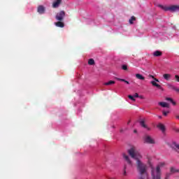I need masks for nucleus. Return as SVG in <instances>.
I'll list each match as a JSON object with an SVG mask.
<instances>
[{"label":"nucleus","mask_w":179,"mask_h":179,"mask_svg":"<svg viewBox=\"0 0 179 179\" xmlns=\"http://www.w3.org/2000/svg\"><path fill=\"white\" fill-rule=\"evenodd\" d=\"M137 171L140 174L138 179H149L148 174V165L142 162L141 160L136 161Z\"/></svg>","instance_id":"f257e3e1"},{"label":"nucleus","mask_w":179,"mask_h":179,"mask_svg":"<svg viewBox=\"0 0 179 179\" xmlns=\"http://www.w3.org/2000/svg\"><path fill=\"white\" fill-rule=\"evenodd\" d=\"M129 156L132 158L136 160L138 162V160H141L142 159V155H141V152L136 150V148L131 147L130 149L127 150Z\"/></svg>","instance_id":"f03ea898"},{"label":"nucleus","mask_w":179,"mask_h":179,"mask_svg":"<svg viewBox=\"0 0 179 179\" xmlns=\"http://www.w3.org/2000/svg\"><path fill=\"white\" fill-rule=\"evenodd\" d=\"M158 8H160L163 10H165V12H167L169 10V12H177V10H179V6H177V5L166 6H163L162 4H159Z\"/></svg>","instance_id":"7ed1b4c3"},{"label":"nucleus","mask_w":179,"mask_h":179,"mask_svg":"<svg viewBox=\"0 0 179 179\" xmlns=\"http://www.w3.org/2000/svg\"><path fill=\"white\" fill-rule=\"evenodd\" d=\"M151 176L152 179L162 178V171L160 170V166H157L156 170H155V169H152Z\"/></svg>","instance_id":"20e7f679"},{"label":"nucleus","mask_w":179,"mask_h":179,"mask_svg":"<svg viewBox=\"0 0 179 179\" xmlns=\"http://www.w3.org/2000/svg\"><path fill=\"white\" fill-rule=\"evenodd\" d=\"M55 17L59 22H62V20H64V17H65V11L62 10L57 13Z\"/></svg>","instance_id":"39448f33"},{"label":"nucleus","mask_w":179,"mask_h":179,"mask_svg":"<svg viewBox=\"0 0 179 179\" xmlns=\"http://www.w3.org/2000/svg\"><path fill=\"white\" fill-rule=\"evenodd\" d=\"M144 141L145 143H149L150 145H153L155 143V140L152 139V137L148 135L145 136Z\"/></svg>","instance_id":"423d86ee"},{"label":"nucleus","mask_w":179,"mask_h":179,"mask_svg":"<svg viewBox=\"0 0 179 179\" xmlns=\"http://www.w3.org/2000/svg\"><path fill=\"white\" fill-rule=\"evenodd\" d=\"M62 3V0H53L52 6L54 8H59V6Z\"/></svg>","instance_id":"0eeeda50"},{"label":"nucleus","mask_w":179,"mask_h":179,"mask_svg":"<svg viewBox=\"0 0 179 179\" xmlns=\"http://www.w3.org/2000/svg\"><path fill=\"white\" fill-rule=\"evenodd\" d=\"M122 156L124 160H126V162L128 163V164H130V166H132V161H131V159H129V157L127 155V154L125 153H123Z\"/></svg>","instance_id":"6e6552de"},{"label":"nucleus","mask_w":179,"mask_h":179,"mask_svg":"<svg viewBox=\"0 0 179 179\" xmlns=\"http://www.w3.org/2000/svg\"><path fill=\"white\" fill-rule=\"evenodd\" d=\"M37 11L40 13V15H43L45 12V8L43 6H39Z\"/></svg>","instance_id":"1a4fd4ad"},{"label":"nucleus","mask_w":179,"mask_h":179,"mask_svg":"<svg viewBox=\"0 0 179 179\" xmlns=\"http://www.w3.org/2000/svg\"><path fill=\"white\" fill-rule=\"evenodd\" d=\"M157 127L159 128V129H160V131H162V132H163V134L166 132V127H164V124L159 123Z\"/></svg>","instance_id":"9d476101"},{"label":"nucleus","mask_w":179,"mask_h":179,"mask_svg":"<svg viewBox=\"0 0 179 179\" xmlns=\"http://www.w3.org/2000/svg\"><path fill=\"white\" fill-rule=\"evenodd\" d=\"M55 24L57 27H65V24L62 22V21H58L57 22H55Z\"/></svg>","instance_id":"9b49d317"},{"label":"nucleus","mask_w":179,"mask_h":179,"mask_svg":"<svg viewBox=\"0 0 179 179\" xmlns=\"http://www.w3.org/2000/svg\"><path fill=\"white\" fill-rule=\"evenodd\" d=\"M159 105L161 106V107H163L164 108H170V105H169V103H167L166 102H159Z\"/></svg>","instance_id":"f8f14e48"},{"label":"nucleus","mask_w":179,"mask_h":179,"mask_svg":"<svg viewBox=\"0 0 179 179\" xmlns=\"http://www.w3.org/2000/svg\"><path fill=\"white\" fill-rule=\"evenodd\" d=\"M140 125L143 127V128H146L148 131H150V128L148 127V125H146V124L145 123V120H141L140 122Z\"/></svg>","instance_id":"ddd939ff"},{"label":"nucleus","mask_w":179,"mask_h":179,"mask_svg":"<svg viewBox=\"0 0 179 179\" xmlns=\"http://www.w3.org/2000/svg\"><path fill=\"white\" fill-rule=\"evenodd\" d=\"M154 57H162L163 55V52H162L160 50H156L153 52Z\"/></svg>","instance_id":"4468645a"},{"label":"nucleus","mask_w":179,"mask_h":179,"mask_svg":"<svg viewBox=\"0 0 179 179\" xmlns=\"http://www.w3.org/2000/svg\"><path fill=\"white\" fill-rule=\"evenodd\" d=\"M163 78L165 80H170V79H171V74L165 73L163 75Z\"/></svg>","instance_id":"2eb2a0df"},{"label":"nucleus","mask_w":179,"mask_h":179,"mask_svg":"<svg viewBox=\"0 0 179 179\" xmlns=\"http://www.w3.org/2000/svg\"><path fill=\"white\" fill-rule=\"evenodd\" d=\"M151 84L152 86H155V87H157V89H162V85L157 84L155 81H151Z\"/></svg>","instance_id":"dca6fc26"},{"label":"nucleus","mask_w":179,"mask_h":179,"mask_svg":"<svg viewBox=\"0 0 179 179\" xmlns=\"http://www.w3.org/2000/svg\"><path fill=\"white\" fill-rule=\"evenodd\" d=\"M136 79H139V80H145V78L143 77V76L140 73L136 74Z\"/></svg>","instance_id":"f3484780"},{"label":"nucleus","mask_w":179,"mask_h":179,"mask_svg":"<svg viewBox=\"0 0 179 179\" xmlns=\"http://www.w3.org/2000/svg\"><path fill=\"white\" fill-rule=\"evenodd\" d=\"M170 171H171V174H174L176 173H179V170L174 168V167H171Z\"/></svg>","instance_id":"a211bd4d"},{"label":"nucleus","mask_w":179,"mask_h":179,"mask_svg":"<svg viewBox=\"0 0 179 179\" xmlns=\"http://www.w3.org/2000/svg\"><path fill=\"white\" fill-rule=\"evenodd\" d=\"M172 145H173V148H176V152H178V153H179V144H178L176 142H173Z\"/></svg>","instance_id":"6ab92c4d"},{"label":"nucleus","mask_w":179,"mask_h":179,"mask_svg":"<svg viewBox=\"0 0 179 179\" xmlns=\"http://www.w3.org/2000/svg\"><path fill=\"white\" fill-rule=\"evenodd\" d=\"M114 84H115V81H114V80H110V81H108V83H104V85H105V86H110V85H114Z\"/></svg>","instance_id":"aec40b11"},{"label":"nucleus","mask_w":179,"mask_h":179,"mask_svg":"<svg viewBox=\"0 0 179 179\" xmlns=\"http://www.w3.org/2000/svg\"><path fill=\"white\" fill-rule=\"evenodd\" d=\"M135 20H136V18L135 17V16H132L131 19H129V22L130 23V24H134V22H135Z\"/></svg>","instance_id":"412c9836"},{"label":"nucleus","mask_w":179,"mask_h":179,"mask_svg":"<svg viewBox=\"0 0 179 179\" xmlns=\"http://www.w3.org/2000/svg\"><path fill=\"white\" fill-rule=\"evenodd\" d=\"M167 87H168V89H170L171 90H174V89H176V86L171 84H168Z\"/></svg>","instance_id":"4be33fe9"},{"label":"nucleus","mask_w":179,"mask_h":179,"mask_svg":"<svg viewBox=\"0 0 179 179\" xmlns=\"http://www.w3.org/2000/svg\"><path fill=\"white\" fill-rule=\"evenodd\" d=\"M88 65H94V59H90L88 60Z\"/></svg>","instance_id":"5701e85b"},{"label":"nucleus","mask_w":179,"mask_h":179,"mask_svg":"<svg viewBox=\"0 0 179 179\" xmlns=\"http://www.w3.org/2000/svg\"><path fill=\"white\" fill-rule=\"evenodd\" d=\"M128 98L130 100H132V101H136V99H135V98H134V96H132V95H128Z\"/></svg>","instance_id":"b1692460"},{"label":"nucleus","mask_w":179,"mask_h":179,"mask_svg":"<svg viewBox=\"0 0 179 179\" xmlns=\"http://www.w3.org/2000/svg\"><path fill=\"white\" fill-rule=\"evenodd\" d=\"M123 176H127V165H124L123 170Z\"/></svg>","instance_id":"393cba45"},{"label":"nucleus","mask_w":179,"mask_h":179,"mask_svg":"<svg viewBox=\"0 0 179 179\" xmlns=\"http://www.w3.org/2000/svg\"><path fill=\"white\" fill-rule=\"evenodd\" d=\"M122 69H123V71H128V66L127 65H123L122 66Z\"/></svg>","instance_id":"a878e982"},{"label":"nucleus","mask_w":179,"mask_h":179,"mask_svg":"<svg viewBox=\"0 0 179 179\" xmlns=\"http://www.w3.org/2000/svg\"><path fill=\"white\" fill-rule=\"evenodd\" d=\"M171 176V173H167L166 174L165 178L169 179V178H170Z\"/></svg>","instance_id":"bb28decb"},{"label":"nucleus","mask_w":179,"mask_h":179,"mask_svg":"<svg viewBox=\"0 0 179 179\" xmlns=\"http://www.w3.org/2000/svg\"><path fill=\"white\" fill-rule=\"evenodd\" d=\"M115 79L117 80H120V82H125V79H122V78H115Z\"/></svg>","instance_id":"cd10ccee"},{"label":"nucleus","mask_w":179,"mask_h":179,"mask_svg":"<svg viewBox=\"0 0 179 179\" xmlns=\"http://www.w3.org/2000/svg\"><path fill=\"white\" fill-rule=\"evenodd\" d=\"M175 79H176V82H179V76L178 75H176L175 76Z\"/></svg>","instance_id":"c85d7f7f"},{"label":"nucleus","mask_w":179,"mask_h":179,"mask_svg":"<svg viewBox=\"0 0 179 179\" xmlns=\"http://www.w3.org/2000/svg\"><path fill=\"white\" fill-rule=\"evenodd\" d=\"M166 100L167 101H170V102L171 103L172 101H173V99L166 97Z\"/></svg>","instance_id":"c756f323"},{"label":"nucleus","mask_w":179,"mask_h":179,"mask_svg":"<svg viewBox=\"0 0 179 179\" xmlns=\"http://www.w3.org/2000/svg\"><path fill=\"white\" fill-rule=\"evenodd\" d=\"M169 113H170L169 111H163V115H164L165 117L167 115V114H169Z\"/></svg>","instance_id":"7c9ffc66"},{"label":"nucleus","mask_w":179,"mask_h":179,"mask_svg":"<svg viewBox=\"0 0 179 179\" xmlns=\"http://www.w3.org/2000/svg\"><path fill=\"white\" fill-rule=\"evenodd\" d=\"M173 131H175V132H179V129L178 128H177V127H174L173 128Z\"/></svg>","instance_id":"2f4dec72"},{"label":"nucleus","mask_w":179,"mask_h":179,"mask_svg":"<svg viewBox=\"0 0 179 179\" xmlns=\"http://www.w3.org/2000/svg\"><path fill=\"white\" fill-rule=\"evenodd\" d=\"M173 90H175V92H176V93H179V88H177L175 87V89Z\"/></svg>","instance_id":"473e14b6"},{"label":"nucleus","mask_w":179,"mask_h":179,"mask_svg":"<svg viewBox=\"0 0 179 179\" xmlns=\"http://www.w3.org/2000/svg\"><path fill=\"white\" fill-rule=\"evenodd\" d=\"M159 170H160V167H163V166H164V163H160L159 165Z\"/></svg>","instance_id":"72a5a7b5"},{"label":"nucleus","mask_w":179,"mask_h":179,"mask_svg":"<svg viewBox=\"0 0 179 179\" xmlns=\"http://www.w3.org/2000/svg\"><path fill=\"white\" fill-rule=\"evenodd\" d=\"M173 106H176L177 103H176V101H174V100L172 101V102H171Z\"/></svg>","instance_id":"f704fd0d"},{"label":"nucleus","mask_w":179,"mask_h":179,"mask_svg":"<svg viewBox=\"0 0 179 179\" xmlns=\"http://www.w3.org/2000/svg\"><path fill=\"white\" fill-rule=\"evenodd\" d=\"M134 97H139V94L138 93H136L134 94Z\"/></svg>","instance_id":"c9c22d12"},{"label":"nucleus","mask_w":179,"mask_h":179,"mask_svg":"<svg viewBox=\"0 0 179 179\" xmlns=\"http://www.w3.org/2000/svg\"><path fill=\"white\" fill-rule=\"evenodd\" d=\"M154 80H155V82H159V79H157V78H154Z\"/></svg>","instance_id":"e433bc0d"},{"label":"nucleus","mask_w":179,"mask_h":179,"mask_svg":"<svg viewBox=\"0 0 179 179\" xmlns=\"http://www.w3.org/2000/svg\"><path fill=\"white\" fill-rule=\"evenodd\" d=\"M124 83H127V85H129V82L125 80Z\"/></svg>","instance_id":"4c0bfd02"},{"label":"nucleus","mask_w":179,"mask_h":179,"mask_svg":"<svg viewBox=\"0 0 179 179\" xmlns=\"http://www.w3.org/2000/svg\"><path fill=\"white\" fill-rule=\"evenodd\" d=\"M149 76H150V78H152V79H155V76H153L152 75H150Z\"/></svg>","instance_id":"58836bf2"},{"label":"nucleus","mask_w":179,"mask_h":179,"mask_svg":"<svg viewBox=\"0 0 179 179\" xmlns=\"http://www.w3.org/2000/svg\"><path fill=\"white\" fill-rule=\"evenodd\" d=\"M176 118H177V120H179V115H177Z\"/></svg>","instance_id":"ea45409f"},{"label":"nucleus","mask_w":179,"mask_h":179,"mask_svg":"<svg viewBox=\"0 0 179 179\" xmlns=\"http://www.w3.org/2000/svg\"><path fill=\"white\" fill-rule=\"evenodd\" d=\"M136 132H137L136 130H134V133L136 134Z\"/></svg>","instance_id":"a19ab883"},{"label":"nucleus","mask_w":179,"mask_h":179,"mask_svg":"<svg viewBox=\"0 0 179 179\" xmlns=\"http://www.w3.org/2000/svg\"><path fill=\"white\" fill-rule=\"evenodd\" d=\"M129 122H131V120H129L127 124H129Z\"/></svg>","instance_id":"79ce46f5"},{"label":"nucleus","mask_w":179,"mask_h":179,"mask_svg":"<svg viewBox=\"0 0 179 179\" xmlns=\"http://www.w3.org/2000/svg\"><path fill=\"white\" fill-rule=\"evenodd\" d=\"M159 118H162V116H159Z\"/></svg>","instance_id":"37998d69"}]
</instances>
